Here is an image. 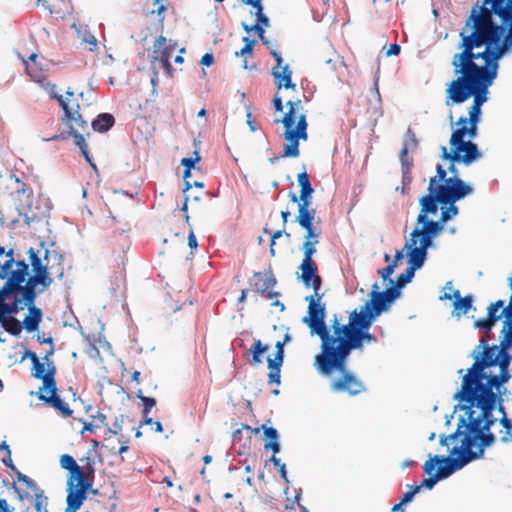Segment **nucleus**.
Segmentation results:
<instances>
[{"instance_id": "3", "label": "nucleus", "mask_w": 512, "mask_h": 512, "mask_svg": "<svg viewBox=\"0 0 512 512\" xmlns=\"http://www.w3.org/2000/svg\"><path fill=\"white\" fill-rule=\"evenodd\" d=\"M374 284V290L360 309L350 312L347 323L335 326V338L333 344L319 370L323 376H331L334 370H342L347 364V358L353 350H362L364 342L373 343L375 335L368 330L375 319L384 311H387L396 299L397 292L394 289L379 292Z\"/></svg>"}, {"instance_id": "15", "label": "nucleus", "mask_w": 512, "mask_h": 512, "mask_svg": "<svg viewBox=\"0 0 512 512\" xmlns=\"http://www.w3.org/2000/svg\"><path fill=\"white\" fill-rule=\"evenodd\" d=\"M74 97V92L67 90L66 96L52 94L51 98L56 99L64 111V115L62 117V121L66 123V125L70 128V133H74V131H85L88 128L87 122L83 119L82 115L79 113L80 105L77 100H72Z\"/></svg>"}, {"instance_id": "49", "label": "nucleus", "mask_w": 512, "mask_h": 512, "mask_svg": "<svg viewBox=\"0 0 512 512\" xmlns=\"http://www.w3.org/2000/svg\"><path fill=\"white\" fill-rule=\"evenodd\" d=\"M316 245H312L309 241L303 243V260L304 262H314L312 256L316 253Z\"/></svg>"}, {"instance_id": "21", "label": "nucleus", "mask_w": 512, "mask_h": 512, "mask_svg": "<svg viewBox=\"0 0 512 512\" xmlns=\"http://www.w3.org/2000/svg\"><path fill=\"white\" fill-rule=\"evenodd\" d=\"M290 339L289 335L286 334L283 341H278L275 344L276 353L274 357L267 358V366L269 369L268 373V383L269 384H277L281 383V367L284 361V345Z\"/></svg>"}, {"instance_id": "2", "label": "nucleus", "mask_w": 512, "mask_h": 512, "mask_svg": "<svg viewBox=\"0 0 512 512\" xmlns=\"http://www.w3.org/2000/svg\"><path fill=\"white\" fill-rule=\"evenodd\" d=\"M474 385H467L462 381L461 389L455 394V399L463 403L467 419H461L465 426V436L462 445L466 451L472 452V456L479 458L483 455L484 449L490 447L496 441V436L490 432V427L496 422L492 412L495 408L501 414L500 424L503 429L499 431V440L502 443L512 441V421L507 417L503 405V396L507 389L503 386L499 389H492V401L484 399L482 392Z\"/></svg>"}, {"instance_id": "41", "label": "nucleus", "mask_w": 512, "mask_h": 512, "mask_svg": "<svg viewBox=\"0 0 512 512\" xmlns=\"http://www.w3.org/2000/svg\"><path fill=\"white\" fill-rule=\"evenodd\" d=\"M13 471L16 473V477H17L18 481H20L23 484H25L26 487L28 489H30L36 496H40L41 495V491H40L39 487L37 486V484H36V482L34 480L29 478L27 475L22 474L17 469L13 470Z\"/></svg>"}, {"instance_id": "29", "label": "nucleus", "mask_w": 512, "mask_h": 512, "mask_svg": "<svg viewBox=\"0 0 512 512\" xmlns=\"http://www.w3.org/2000/svg\"><path fill=\"white\" fill-rule=\"evenodd\" d=\"M242 429L251 430L254 434H258L262 429L264 435L270 441L264 444V448L266 450H272L274 454L280 451V445L278 443V432L273 427H268L266 424H263L260 428H251L249 425H242Z\"/></svg>"}, {"instance_id": "17", "label": "nucleus", "mask_w": 512, "mask_h": 512, "mask_svg": "<svg viewBox=\"0 0 512 512\" xmlns=\"http://www.w3.org/2000/svg\"><path fill=\"white\" fill-rule=\"evenodd\" d=\"M29 255V261L32 266L33 275L28 278V286L26 287V291L29 295L32 296L33 288L36 289L38 285L42 288L38 291V293H42L46 288H48L53 280L49 275V268L46 264L42 263L41 258L36 253L35 249L30 247L27 251Z\"/></svg>"}, {"instance_id": "47", "label": "nucleus", "mask_w": 512, "mask_h": 512, "mask_svg": "<svg viewBox=\"0 0 512 512\" xmlns=\"http://www.w3.org/2000/svg\"><path fill=\"white\" fill-rule=\"evenodd\" d=\"M20 215L23 217V221L27 225H31L32 223L39 222L40 216L33 211H26L24 207L18 208Z\"/></svg>"}, {"instance_id": "50", "label": "nucleus", "mask_w": 512, "mask_h": 512, "mask_svg": "<svg viewBox=\"0 0 512 512\" xmlns=\"http://www.w3.org/2000/svg\"><path fill=\"white\" fill-rule=\"evenodd\" d=\"M304 230L306 231V234L304 237L305 241L311 242L312 245H316L319 243V238H320V234H321L320 231H317L313 226L310 228H304Z\"/></svg>"}, {"instance_id": "46", "label": "nucleus", "mask_w": 512, "mask_h": 512, "mask_svg": "<svg viewBox=\"0 0 512 512\" xmlns=\"http://www.w3.org/2000/svg\"><path fill=\"white\" fill-rule=\"evenodd\" d=\"M242 41L244 42V47L239 51V52H236L235 55L236 56H252L253 54V48H254V45L256 43V40L254 39H250L249 37L245 36L243 37Z\"/></svg>"}, {"instance_id": "64", "label": "nucleus", "mask_w": 512, "mask_h": 512, "mask_svg": "<svg viewBox=\"0 0 512 512\" xmlns=\"http://www.w3.org/2000/svg\"><path fill=\"white\" fill-rule=\"evenodd\" d=\"M214 62V57L212 54L210 53H206L202 56L201 58V64L205 65V66H210L212 65Z\"/></svg>"}, {"instance_id": "57", "label": "nucleus", "mask_w": 512, "mask_h": 512, "mask_svg": "<svg viewBox=\"0 0 512 512\" xmlns=\"http://www.w3.org/2000/svg\"><path fill=\"white\" fill-rule=\"evenodd\" d=\"M143 424L145 425H151L154 427V430L158 433H161L163 431V426L161 424V422L159 421H154L152 418L146 416V417H143Z\"/></svg>"}, {"instance_id": "25", "label": "nucleus", "mask_w": 512, "mask_h": 512, "mask_svg": "<svg viewBox=\"0 0 512 512\" xmlns=\"http://www.w3.org/2000/svg\"><path fill=\"white\" fill-rule=\"evenodd\" d=\"M24 306L21 305L19 297H13L10 294L0 291V324L8 318V316L17 314L23 310Z\"/></svg>"}, {"instance_id": "33", "label": "nucleus", "mask_w": 512, "mask_h": 512, "mask_svg": "<svg viewBox=\"0 0 512 512\" xmlns=\"http://www.w3.org/2000/svg\"><path fill=\"white\" fill-rule=\"evenodd\" d=\"M316 211L313 208L298 209L296 222L304 229L313 226Z\"/></svg>"}, {"instance_id": "11", "label": "nucleus", "mask_w": 512, "mask_h": 512, "mask_svg": "<svg viewBox=\"0 0 512 512\" xmlns=\"http://www.w3.org/2000/svg\"><path fill=\"white\" fill-rule=\"evenodd\" d=\"M54 354V347L43 357L47 365L43 383L38 391V399L46 406L55 409L62 417L69 418L73 415V410L70 409L68 403L64 402L58 394V388L55 380L56 367L52 361L49 360L50 356Z\"/></svg>"}, {"instance_id": "53", "label": "nucleus", "mask_w": 512, "mask_h": 512, "mask_svg": "<svg viewBox=\"0 0 512 512\" xmlns=\"http://www.w3.org/2000/svg\"><path fill=\"white\" fill-rule=\"evenodd\" d=\"M264 233L271 234L270 254H271V256H275L274 246L276 244V240L279 239L283 235L284 230H277V231H274L273 233H271L270 230H268L267 228H264Z\"/></svg>"}, {"instance_id": "31", "label": "nucleus", "mask_w": 512, "mask_h": 512, "mask_svg": "<svg viewBox=\"0 0 512 512\" xmlns=\"http://www.w3.org/2000/svg\"><path fill=\"white\" fill-rule=\"evenodd\" d=\"M26 358H29L32 362V376L43 381L45 375V364L40 362L36 353L29 349L24 352L23 356L21 357V361H24Z\"/></svg>"}, {"instance_id": "40", "label": "nucleus", "mask_w": 512, "mask_h": 512, "mask_svg": "<svg viewBox=\"0 0 512 512\" xmlns=\"http://www.w3.org/2000/svg\"><path fill=\"white\" fill-rule=\"evenodd\" d=\"M298 185L300 186V194H312L314 193V188L311 185L309 175L306 171H303L297 176Z\"/></svg>"}, {"instance_id": "43", "label": "nucleus", "mask_w": 512, "mask_h": 512, "mask_svg": "<svg viewBox=\"0 0 512 512\" xmlns=\"http://www.w3.org/2000/svg\"><path fill=\"white\" fill-rule=\"evenodd\" d=\"M137 397L143 402V417L148 416L151 409L156 405V400L152 397L144 396L141 389L138 390Z\"/></svg>"}, {"instance_id": "16", "label": "nucleus", "mask_w": 512, "mask_h": 512, "mask_svg": "<svg viewBox=\"0 0 512 512\" xmlns=\"http://www.w3.org/2000/svg\"><path fill=\"white\" fill-rule=\"evenodd\" d=\"M93 484V475L80 476L77 480H67V497L65 512H77L86 500L87 491Z\"/></svg>"}, {"instance_id": "45", "label": "nucleus", "mask_w": 512, "mask_h": 512, "mask_svg": "<svg viewBox=\"0 0 512 512\" xmlns=\"http://www.w3.org/2000/svg\"><path fill=\"white\" fill-rule=\"evenodd\" d=\"M6 257L8 258L3 265L0 264V278L5 279L8 275V270L15 264V260L13 257V250L10 249L6 252Z\"/></svg>"}, {"instance_id": "54", "label": "nucleus", "mask_w": 512, "mask_h": 512, "mask_svg": "<svg viewBox=\"0 0 512 512\" xmlns=\"http://www.w3.org/2000/svg\"><path fill=\"white\" fill-rule=\"evenodd\" d=\"M395 268V263H390L385 268L378 270V274L384 281L389 279L390 283H393V281L390 279V276L393 274Z\"/></svg>"}, {"instance_id": "30", "label": "nucleus", "mask_w": 512, "mask_h": 512, "mask_svg": "<svg viewBox=\"0 0 512 512\" xmlns=\"http://www.w3.org/2000/svg\"><path fill=\"white\" fill-rule=\"evenodd\" d=\"M452 298L455 299L453 302V307L454 310L457 312V316H460L461 314H466L471 309L473 302L472 295L461 297L460 291L455 290L453 294L445 293L443 296L440 297L441 300H451Z\"/></svg>"}, {"instance_id": "55", "label": "nucleus", "mask_w": 512, "mask_h": 512, "mask_svg": "<svg viewBox=\"0 0 512 512\" xmlns=\"http://www.w3.org/2000/svg\"><path fill=\"white\" fill-rule=\"evenodd\" d=\"M273 464L278 467V470L280 471V475L281 477L285 480V481H288L287 479V472H286V465L284 463H281V460L280 458H277L275 456V454L272 455L271 459H270Z\"/></svg>"}, {"instance_id": "8", "label": "nucleus", "mask_w": 512, "mask_h": 512, "mask_svg": "<svg viewBox=\"0 0 512 512\" xmlns=\"http://www.w3.org/2000/svg\"><path fill=\"white\" fill-rule=\"evenodd\" d=\"M480 119L481 116L474 114H469V118L460 117L456 123L460 127L452 132L450 138V145L452 146L450 157H453L455 160L460 159V152H464V155H461V159L466 166L477 161L482 156L477 145L471 141L477 135V126ZM445 155L449 157L448 154Z\"/></svg>"}, {"instance_id": "60", "label": "nucleus", "mask_w": 512, "mask_h": 512, "mask_svg": "<svg viewBox=\"0 0 512 512\" xmlns=\"http://www.w3.org/2000/svg\"><path fill=\"white\" fill-rule=\"evenodd\" d=\"M273 105L277 112L283 111L284 106H283L282 98L278 95V93H276L273 98Z\"/></svg>"}, {"instance_id": "18", "label": "nucleus", "mask_w": 512, "mask_h": 512, "mask_svg": "<svg viewBox=\"0 0 512 512\" xmlns=\"http://www.w3.org/2000/svg\"><path fill=\"white\" fill-rule=\"evenodd\" d=\"M337 371L341 376L330 384L334 392H346L350 396H356L365 391V385L353 373L347 371L346 367Z\"/></svg>"}, {"instance_id": "38", "label": "nucleus", "mask_w": 512, "mask_h": 512, "mask_svg": "<svg viewBox=\"0 0 512 512\" xmlns=\"http://www.w3.org/2000/svg\"><path fill=\"white\" fill-rule=\"evenodd\" d=\"M262 0H258V3H251L247 0H242V2L246 5H249L256 9V24H259L261 26L268 27L269 26V19L268 17L263 13V6L261 3Z\"/></svg>"}, {"instance_id": "51", "label": "nucleus", "mask_w": 512, "mask_h": 512, "mask_svg": "<svg viewBox=\"0 0 512 512\" xmlns=\"http://www.w3.org/2000/svg\"><path fill=\"white\" fill-rule=\"evenodd\" d=\"M461 427H464V428H465V426H464V424H463V423H462V425H458V428H457V430H456L454 433H452V434H450V435H448V436L441 435V436H440V444H441L442 446H448V442H449L450 440H455V439H456L459 435H461V434H463V435L465 436V430H464V431H461Z\"/></svg>"}, {"instance_id": "61", "label": "nucleus", "mask_w": 512, "mask_h": 512, "mask_svg": "<svg viewBox=\"0 0 512 512\" xmlns=\"http://www.w3.org/2000/svg\"><path fill=\"white\" fill-rule=\"evenodd\" d=\"M400 45L398 44H392L390 45L389 49L386 51V56H396L400 53Z\"/></svg>"}, {"instance_id": "27", "label": "nucleus", "mask_w": 512, "mask_h": 512, "mask_svg": "<svg viewBox=\"0 0 512 512\" xmlns=\"http://www.w3.org/2000/svg\"><path fill=\"white\" fill-rule=\"evenodd\" d=\"M156 50L154 51L155 56L154 60L159 61L162 64V67L167 71V73L171 76L173 72L172 65L170 63L171 55L174 51L173 46L166 45V38L160 36L156 41Z\"/></svg>"}, {"instance_id": "14", "label": "nucleus", "mask_w": 512, "mask_h": 512, "mask_svg": "<svg viewBox=\"0 0 512 512\" xmlns=\"http://www.w3.org/2000/svg\"><path fill=\"white\" fill-rule=\"evenodd\" d=\"M430 246L418 243L412 245V240L408 239L405 243L404 249L407 251V257L409 262V267L405 270L404 273H401L397 277L396 285L390 288H387L385 291H389L391 289L396 290L397 296L396 299L400 296V288L409 283L414 277V273L416 270L420 269L426 258H427V249Z\"/></svg>"}, {"instance_id": "42", "label": "nucleus", "mask_w": 512, "mask_h": 512, "mask_svg": "<svg viewBox=\"0 0 512 512\" xmlns=\"http://www.w3.org/2000/svg\"><path fill=\"white\" fill-rule=\"evenodd\" d=\"M312 194H300L299 198L295 193H290V200L294 203L298 202V209L311 208Z\"/></svg>"}, {"instance_id": "35", "label": "nucleus", "mask_w": 512, "mask_h": 512, "mask_svg": "<svg viewBox=\"0 0 512 512\" xmlns=\"http://www.w3.org/2000/svg\"><path fill=\"white\" fill-rule=\"evenodd\" d=\"M73 135L75 144L80 148L82 155L85 157L86 161L91 164L92 167L96 168L95 164L92 162V158L88 151V146L85 141V137L79 131H74V133H70Z\"/></svg>"}, {"instance_id": "4", "label": "nucleus", "mask_w": 512, "mask_h": 512, "mask_svg": "<svg viewBox=\"0 0 512 512\" xmlns=\"http://www.w3.org/2000/svg\"><path fill=\"white\" fill-rule=\"evenodd\" d=\"M452 58L454 74L446 89L447 98L460 104L473 97V104L468 114L481 116V107L487 101L488 88L497 76L498 67L486 60H481L474 52L464 48Z\"/></svg>"}, {"instance_id": "20", "label": "nucleus", "mask_w": 512, "mask_h": 512, "mask_svg": "<svg viewBox=\"0 0 512 512\" xmlns=\"http://www.w3.org/2000/svg\"><path fill=\"white\" fill-rule=\"evenodd\" d=\"M271 55L276 61V66L272 68V76L275 80V84L277 86V90H280L282 87L285 89L295 90L296 84L292 82V70L289 65H282L283 59L276 50L271 51Z\"/></svg>"}, {"instance_id": "37", "label": "nucleus", "mask_w": 512, "mask_h": 512, "mask_svg": "<svg viewBox=\"0 0 512 512\" xmlns=\"http://www.w3.org/2000/svg\"><path fill=\"white\" fill-rule=\"evenodd\" d=\"M1 325L8 333L16 337L21 334L23 329L22 323L12 315L8 316Z\"/></svg>"}, {"instance_id": "12", "label": "nucleus", "mask_w": 512, "mask_h": 512, "mask_svg": "<svg viewBox=\"0 0 512 512\" xmlns=\"http://www.w3.org/2000/svg\"><path fill=\"white\" fill-rule=\"evenodd\" d=\"M420 213L417 216L416 224L421 225L420 228L416 227L410 234V240L413 244H424L432 246L433 239L436 235H430L427 232V223L434 222L428 219V215H436L438 213V204H441V199L435 192H429L420 198Z\"/></svg>"}, {"instance_id": "32", "label": "nucleus", "mask_w": 512, "mask_h": 512, "mask_svg": "<svg viewBox=\"0 0 512 512\" xmlns=\"http://www.w3.org/2000/svg\"><path fill=\"white\" fill-rule=\"evenodd\" d=\"M115 123L114 117L109 113L99 114L98 117L92 121V128L97 132H106L113 127Z\"/></svg>"}, {"instance_id": "48", "label": "nucleus", "mask_w": 512, "mask_h": 512, "mask_svg": "<svg viewBox=\"0 0 512 512\" xmlns=\"http://www.w3.org/2000/svg\"><path fill=\"white\" fill-rule=\"evenodd\" d=\"M36 58L37 54L32 53L29 56L28 60H24L26 72L32 79H37L39 77V71L36 68H34L32 64H30V62H34Z\"/></svg>"}, {"instance_id": "36", "label": "nucleus", "mask_w": 512, "mask_h": 512, "mask_svg": "<svg viewBox=\"0 0 512 512\" xmlns=\"http://www.w3.org/2000/svg\"><path fill=\"white\" fill-rule=\"evenodd\" d=\"M445 154H448L450 156V154H452V149L450 151H448L446 146H442L441 147V158L443 160H447L450 162V165L448 167V172L451 174L450 177H459V172H458V169L456 168L455 164L463 163V160L461 158L455 160L453 157H448ZM461 155H464V152H460V156Z\"/></svg>"}, {"instance_id": "24", "label": "nucleus", "mask_w": 512, "mask_h": 512, "mask_svg": "<svg viewBox=\"0 0 512 512\" xmlns=\"http://www.w3.org/2000/svg\"><path fill=\"white\" fill-rule=\"evenodd\" d=\"M455 203L456 202H451L447 203L445 206L443 205L440 218L435 222L427 223L426 230L430 235L437 236L440 234L444 229L445 223L458 214V207L455 206Z\"/></svg>"}, {"instance_id": "7", "label": "nucleus", "mask_w": 512, "mask_h": 512, "mask_svg": "<svg viewBox=\"0 0 512 512\" xmlns=\"http://www.w3.org/2000/svg\"><path fill=\"white\" fill-rule=\"evenodd\" d=\"M472 459L476 458L472 456V452L466 451L463 445L454 446L450 450V456L448 457L438 455L429 457L423 465V470L429 475V478L424 479L418 485L419 490L422 487L432 489L439 480L448 477Z\"/></svg>"}, {"instance_id": "10", "label": "nucleus", "mask_w": 512, "mask_h": 512, "mask_svg": "<svg viewBox=\"0 0 512 512\" xmlns=\"http://www.w3.org/2000/svg\"><path fill=\"white\" fill-rule=\"evenodd\" d=\"M436 176L431 177L428 191L435 192L441 204L457 202L473 192V188L460 177H448L442 165H437Z\"/></svg>"}, {"instance_id": "6", "label": "nucleus", "mask_w": 512, "mask_h": 512, "mask_svg": "<svg viewBox=\"0 0 512 512\" xmlns=\"http://www.w3.org/2000/svg\"><path fill=\"white\" fill-rule=\"evenodd\" d=\"M322 294L320 291L306 297L308 301V317L303 321L309 326L311 333L316 334L321 339V351L315 356L314 365L319 372L335 338V326H342L343 318L339 314H334L331 319L330 328L325 323L326 310L325 305L321 303Z\"/></svg>"}, {"instance_id": "59", "label": "nucleus", "mask_w": 512, "mask_h": 512, "mask_svg": "<svg viewBox=\"0 0 512 512\" xmlns=\"http://www.w3.org/2000/svg\"><path fill=\"white\" fill-rule=\"evenodd\" d=\"M124 420V416L120 415L119 417L115 418V421L113 423L114 429L109 428V432L113 434H118L122 430V423Z\"/></svg>"}, {"instance_id": "58", "label": "nucleus", "mask_w": 512, "mask_h": 512, "mask_svg": "<svg viewBox=\"0 0 512 512\" xmlns=\"http://www.w3.org/2000/svg\"><path fill=\"white\" fill-rule=\"evenodd\" d=\"M418 491H419V486H414L411 490L407 491V492L403 495V497H402V499H401V501H400V502H401L403 505H404V504H406V503H408V502H410V501L413 499L414 495H415Z\"/></svg>"}, {"instance_id": "19", "label": "nucleus", "mask_w": 512, "mask_h": 512, "mask_svg": "<svg viewBox=\"0 0 512 512\" xmlns=\"http://www.w3.org/2000/svg\"><path fill=\"white\" fill-rule=\"evenodd\" d=\"M276 284L277 279L271 267L263 272H255L253 279L250 281V285L267 299H274L280 295L279 292L270 290V288Z\"/></svg>"}, {"instance_id": "44", "label": "nucleus", "mask_w": 512, "mask_h": 512, "mask_svg": "<svg viewBox=\"0 0 512 512\" xmlns=\"http://www.w3.org/2000/svg\"><path fill=\"white\" fill-rule=\"evenodd\" d=\"M403 146L410 150H415L418 147V139L414 131L409 127L406 131Z\"/></svg>"}, {"instance_id": "52", "label": "nucleus", "mask_w": 512, "mask_h": 512, "mask_svg": "<svg viewBox=\"0 0 512 512\" xmlns=\"http://www.w3.org/2000/svg\"><path fill=\"white\" fill-rule=\"evenodd\" d=\"M409 151H410V149H408L407 147L402 146V148L400 150V155H399L401 164L406 169H409L412 166V164H413L412 158H410L408 156Z\"/></svg>"}, {"instance_id": "63", "label": "nucleus", "mask_w": 512, "mask_h": 512, "mask_svg": "<svg viewBox=\"0 0 512 512\" xmlns=\"http://www.w3.org/2000/svg\"><path fill=\"white\" fill-rule=\"evenodd\" d=\"M15 183L17 184L16 193L18 197L20 195H24L26 193V184L23 182H20L18 178L15 179Z\"/></svg>"}, {"instance_id": "13", "label": "nucleus", "mask_w": 512, "mask_h": 512, "mask_svg": "<svg viewBox=\"0 0 512 512\" xmlns=\"http://www.w3.org/2000/svg\"><path fill=\"white\" fill-rule=\"evenodd\" d=\"M14 269L12 267L8 270L7 280L0 291L19 297L21 300L35 301L38 292L33 288L32 296L26 291L28 286L29 266L24 260L16 261Z\"/></svg>"}, {"instance_id": "39", "label": "nucleus", "mask_w": 512, "mask_h": 512, "mask_svg": "<svg viewBox=\"0 0 512 512\" xmlns=\"http://www.w3.org/2000/svg\"><path fill=\"white\" fill-rule=\"evenodd\" d=\"M503 338L500 341V347H504V349H509L512 347V319H507L504 322V327L502 329Z\"/></svg>"}, {"instance_id": "62", "label": "nucleus", "mask_w": 512, "mask_h": 512, "mask_svg": "<svg viewBox=\"0 0 512 512\" xmlns=\"http://www.w3.org/2000/svg\"><path fill=\"white\" fill-rule=\"evenodd\" d=\"M188 246L191 249H196L198 247L197 238L193 231H190V233L188 235Z\"/></svg>"}, {"instance_id": "1", "label": "nucleus", "mask_w": 512, "mask_h": 512, "mask_svg": "<svg viewBox=\"0 0 512 512\" xmlns=\"http://www.w3.org/2000/svg\"><path fill=\"white\" fill-rule=\"evenodd\" d=\"M459 36L458 48L498 67L512 47V0H485L483 6H474Z\"/></svg>"}, {"instance_id": "23", "label": "nucleus", "mask_w": 512, "mask_h": 512, "mask_svg": "<svg viewBox=\"0 0 512 512\" xmlns=\"http://www.w3.org/2000/svg\"><path fill=\"white\" fill-rule=\"evenodd\" d=\"M299 269L301 271L300 279L306 287H312L314 292L321 290L322 278L317 274L318 267L315 262L302 261Z\"/></svg>"}, {"instance_id": "56", "label": "nucleus", "mask_w": 512, "mask_h": 512, "mask_svg": "<svg viewBox=\"0 0 512 512\" xmlns=\"http://www.w3.org/2000/svg\"><path fill=\"white\" fill-rule=\"evenodd\" d=\"M194 155H195L194 158L193 157L183 158L181 160V165L184 166V168L192 169L194 167L195 163L199 162L201 159L198 152H194Z\"/></svg>"}, {"instance_id": "9", "label": "nucleus", "mask_w": 512, "mask_h": 512, "mask_svg": "<svg viewBox=\"0 0 512 512\" xmlns=\"http://www.w3.org/2000/svg\"><path fill=\"white\" fill-rule=\"evenodd\" d=\"M288 111L281 120H275L276 123L281 122L285 128L284 139L287 142L283 147L282 158H297L300 154L299 140L307 141L308 139V123L306 115L298 111L302 109L301 100L288 101L286 103Z\"/></svg>"}, {"instance_id": "28", "label": "nucleus", "mask_w": 512, "mask_h": 512, "mask_svg": "<svg viewBox=\"0 0 512 512\" xmlns=\"http://www.w3.org/2000/svg\"><path fill=\"white\" fill-rule=\"evenodd\" d=\"M502 310L504 307V301L503 300H497L496 302L490 304V306L487 308V317L485 319H480L475 322V326L478 328H483L486 330V338H488V334L492 328V326L495 324L497 320H499L501 317H505L502 312L500 314H497V311L499 309Z\"/></svg>"}, {"instance_id": "22", "label": "nucleus", "mask_w": 512, "mask_h": 512, "mask_svg": "<svg viewBox=\"0 0 512 512\" xmlns=\"http://www.w3.org/2000/svg\"><path fill=\"white\" fill-rule=\"evenodd\" d=\"M60 465L63 469L69 471L70 475L68 479L77 480L80 476L94 474V463L90 458H86L85 466L80 467L71 455L63 454L60 457Z\"/></svg>"}, {"instance_id": "34", "label": "nucleus", "mask_w": 512, "mask_h": 512, "mask_svg": "<svg viewBox=\"0 0 512 512\" xmlns=\"http://www.w3.org/2000/svg\"><path fill=\"white\" fill-rule=\"evenodd\" d=\"M269 345L263 344L261 340H254L253 347L250 349L252 353V364L258 365L262 363V355L267 352Z\"/></svg>"}, {"instance_id": "5", "label": "nucleus", "mask_w": 512, "mask_h": 512, "mask_svg": "<svg viewBox=\"0 0 512 512\" xmlns=\"http://www.w3.org/2000/svg\"><path fill=\"white\" fill-rule=\"evenodd\" d=\"M500 346H489L483 336L471 352L474 363L463 376L467 385L473 384L482 392L483 398L492 401V389H499L511 379L509 366L512 354Z\"/></svg>"}, {"instance_id": "26", "label": "nucleus", "mask_w": 512, "mask_h": 512, "mask_svg": "<svg viewBox=\"0 0 512 512\" xmlns=\"http://www.w3.org/2000/svg\"><path fill=\"white\" fill-rule=\"evenodd\" d=\"M21 305L28 308L29 314L24 318L22 327L27 332H34L38 330L42 321V310L35 306V301L21 300Z\"/></svg>"}]
</instances>
